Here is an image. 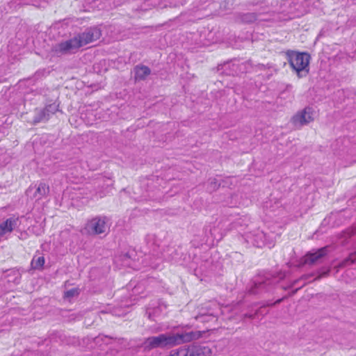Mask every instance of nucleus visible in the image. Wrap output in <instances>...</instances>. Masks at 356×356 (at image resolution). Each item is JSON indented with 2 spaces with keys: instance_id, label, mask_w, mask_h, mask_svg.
I'll return each mask as SVG.
<instances>
[{
  "instance_id": "nucleus-9",
  "label": "nucleus",
  "mask_w": 356,
  "mask_h": 356,
  "mask_svg": "<svg viewBox=\"0 0 356 356\" xmlns=\"http://www.w3.org/2000/svg\"><path fill=\"white\" fill-rule=\"evenodd\" d=\"M45 264V259L43 256L35 257L31 261V267L35 270H41Z\"/></svg>"
},
{
  "instance_id": "nucleus-10",
  "label": "nucleus",
  "mask_w": 356,
  "mask_h": 356,
  "mask_svg": "<svg viewBox=\"0 0 356 356\" xmlns=\"http://www.w3.org/2000/svg\"><path fill=\"white\" fill-rule=\"evenodd\" d=\"M324 255L323 250H319L314 254H307L305 257V262L308 264H313L318 259L321 258Z\"/></svg>"
},
{
  "instance_id": "nucleus-6",
  "label": "nucleus",
  "mask_w": 356,
  "mask_h": 356,
  "mask_svg": "<svg viewBox=\"0 0 356 356\" xmlns=\"http://www.w3.org/2000/svg\"><path fill=\"white\" fill-rule=\"evenodd\" d=\"M184 356H211V348L205 344H193L182 349Z\"/></svg>"
},
{
  "instance_id": "nucleus-7",
  "label": "nucleus",
  "mask_w": 356,
  "mask_h": 356,
  "mask_svg": "<svg viewBox=\"0 0 356 356\" xmlns=\"http://www.w3.org/2000/svg\"><path fill=\"white\" fill-rule=\"evenodd\" d=\"M152 74L151 68L145 64H138L134 66L132 72V78L135 83L145 81Z\"/></svg>"
},
{
  "instance_id": "nucleus-8",
  "label": "nucleus",
  "mask_w": 356,
  "mask_h": 356,
  "mask_svg": "<svg viewBox=\"0 0 356 356\" xmlns=\"http://www.w3.org/2000/svg\"><path fill=\"white\" fill-rule=\"evenodd\" d=\"M14 221L12 219H7L0 222V238L3 237L6 233L11 232L13 229Z\"/></svg>"
},
{
  "instance_id": "nucleus-3",
  "label": "nucleus",
  "mask_w": 356,
  "mask_h": 356,
  "mask_svg": "<svg viewBox=\"0 0 356 356\" xmlns=\"http://www.w3.org/2000/svg\"><path fill=\"white\" fill-rule=\"evenodd\" d=\"M183 336L179 334L152 336L145 339V345L148 350L174 346L179 344L183 340Z\"/></svg>"
},
{
  "instance_id": "nucleus-5",
  "label": "nucleus",
  "mask_w": 356,
  "mask_h": 356,
  "mask_svg": "<svg viewBox=\"0 0 356 356\" xmlns=\"http://www.w3.org/2000/svg\"><path fill=\"white\" fill-rule=\"evenodd\" d=\"M314 111L311 107H305L299 111L292 118L293 124L296 126L303 127L313 122Z\"/></svg>"
},
{
  "instance_id": "nucleus-2",
  "label": "nucleus",
  "mask_w": 356,
  "mask_h": 356,
  "mask_svg": "<svg viewBox=\"0 0 356 356\" xmlns=\"http://www.w3.org/2000/svg\"><path fill=\"white\" fill-rule=\"evenodd\" d=\"M285 64H287L297 76L300 77L309 71L312 55L305 51L288 49L284 52Z\"/></svg>"
},
{
  "instance_id": "nucleus-11",
  "label": "nucleus",
  "mask_w": 356,
  "mask_h": 356,
  "mask_svg": "<svg viewBox=\"0 0 356 356\" xmlns=\"http://www.w3.org/2000/svg\"><path fill=\"white\" fill-rule=\"evenodd\" d=\"M78 295V291L76 289H71L65 292V296L67 298L74 297Z\"/></svg>"
},
{
  "instance_id": "nucleus-4",
  "label": "nucleus",
  "mask_w": 356,
  "mask_h": 356,
  "mask_svg": "<svg viewBox=\"0 0 356 356\" xmlns=\"http://www.w3.org/2000/svg\"><path fill=\"white\" fill-rule=\"evenodd\" d=\"M85 229L88 234L92 236L102 234L106 230V223L104 218L96 216L87 222Z\"/></svg>"
},
{
  "instance_id": "nucleus-12",
  "label": "nucleus",
  "mask_w": 356,
  "mask_h": 356,
  "mask_svg": "<svg viewBox=\"0 0 356 356\" xmlns=\"http://www.w3.org/2000/svg\"><path fill=\"white\" fill-rule=\"evenodd\" d=\"M38 191L39 193H40V192H41V187H38Z\"/></svg>"
},
{
  "instance_id": "nucleus-1",
  "label": "nucleus",
  "mask_w": 356,
  "mask_h": 356,
  "mask_svg": "<svg viewBox=\"0 0 356 356\" xmlns=\"http://www.w3.org/2000/svg\"><path fill=\"white\" fill-rule=\"evenodd\" d=\"M102 31L98 28H92L79 33L72 38L64 40L56 45V51L60 54H69L72 50L79 49L84 46L99 40Z\"/></svg>"
}]
</instances>
